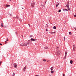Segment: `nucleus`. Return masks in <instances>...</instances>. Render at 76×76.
Here are the masks:
<instances>
[{
  "mask_svg": "<svg viewBox=\"0 0 76 76\" xmlns=\"http://www.w3.org/2000/svg\"><path fill=\"white\" fill-rule=\"evenodd\" d=\"M74 29H75V30H76V27H75Z\"/></svg>",
  "mask_w": 76,
  "mask_h": 76,
  "instance_id": "34",
  "label": "nucleus"
},
{
  "mask_svg": "<svg viewBox=\"0 0 76 76\" xmlns=\"http://www.w3.org/2000/svg\"><path fill=\"white\" fill-rule=\"evenodd\" d=\"M10 16H12V14H10Z\"/></svg>",
  "mask_w": 76,
  "mask_h": 76,
  "instance_id": "36",
  "label": "nucleus"
},
{
  "mask_svg": "<svg viewBox=\"0 0 76 76\" xmlns=\"http://www.w3.org/2000/svg\"><path fill=\"white\" fill-rule=\"evenodd\" d=\"M60 53H61L60 51H58L56 53V54H57L58 55V56H59L60 55Z\"/></svg>",
  "mask_w": 76,
  "mask_h": 76,
  "instance_id": "5",
  "label": "nucleus"
},
{
  "mask_svg": "<svg viewBox=\"0 0 76 76\" xmlns=\"http://www.w3.org/2000/svg\"><path fill=\"white\" fill-rule=\"evenodd\" d=\"M10 5H5V7H10Z\"/></svg>",
  "mask_w": 76,
  "mask_h": 76,
  "instance_id": "8",
  "label": "nucleus"
},
{
  "mask_svg": "<svg viewBox=\"0 0 76 76\" xmlns=\"http://www.w3.org/2000/svg\"><path fill=\"white\" fill-rule=\"evenodd\" d=\"M15 18L19 19V17L18 16H16V17Z\"/></svg>",
  "mask_w": 76,
  "mask_h": 76,
  "instance_id": "13",
  "label": "nucleus"
},
{
  "mask_svg": "<svg viewBox=\"0 0 76 76\" xmlns=\"http://www.w3.org/2000/svg\"><path fill=\"white\" fill-rule=\"evenodd\" d=\"M69 35H72V32H69Z\"/></svg>",
  "mask_w": 76,
  "mask_h": 76,
  "instance_id": "21",
  "label": "nucleus"
},
{
  "mask_svg": "<svg viewBox=\"0 0 76 76\" xmlns=\"http://www.w3.org/2000/svg\"><path fill=\"white\" fill-rule=\"evenodd\" d=\"M51 34H54V33H55V32H50Z\"/></svg>",
  "mask_w": 76,
  "mask_h": 76,
  "instance_id": "23",
  "label": "nucleus"
},
{
  "mask_svg": "<svg viewBox=\"0 0 76 76\" xmlns=\"http://www.w3.org/2000/svg\"><path fill=\"white\" fill-rule=\"evenodd\" d=\"M43 61H44V62H46V61H47V60H45V59H44L43 60Z\"/></svg>",
  "mask_w": 76,
  "mask_h": 76,
  "instance_id": "14",
  "label": "nucleus"
},
{
  "mask_svg": "<svg viewBox=\"0 0 76 76\" xmlns=\"http://www.w3.org/2000/svg\"><path fill=\"white\" fill-rule=\"evenodd\" d=\"M50 72H51V73H54V71H51Z\"/></svg>",
  "mask_w": 76,
  "mask_h": 76,
  "instance_id": "22",
  "label": "nucleus"
},
{
  "mask_svg": "<svg viewBox=\"0 0 76 76\" xmlns=\"http://www.w3.org/2000/svg\"><path fill=\"white\" fill-rule=\"evenodd\" d=\"M36 76H39V75H36Z\"/></svg>",
  "mask_w": 76,
  "mask_h": 76,
  "instance_id": "39",
  "label": "nucleus"
},
{
  "mask_svg": "<svg viewBox=\"0 0 76 76\" xmlns=\"http://www.w3.org/2000/svg\"><path fill=\"white\" fill-rule=\"evenodd\" d=\"M67 52H66L65 53V56L64 58V59H66V56H67Z\"/></svg>",
  "mask_w": 76,
  "mask_h": 76,
  "instance_id": "4",
  "label": "nucleus"
},
{
  "mask_svg": "<svg viewBox=\"0 0 76 76\" xmlns=\"http://www.w3.org/2000/svg\"><path fill=\"white\" fill-rule=\"evenodd\" d=\"M33 37V35H31L30 36V38H31V37Z\"/></svg>",
  "mask_w": 76,
  "mask_h": 76,
  "instance_id": "24",
  "label": "nucleus"
},
{
  "mask_svg": "<svg viewBox=\"0 0 76 76\" xmlns=\"http://www.w3.org/2000/svg\"><path fill=\"white\" fill-rule=\"evenodd\" d=\"M42 6H43V7H44V5H42Z\"/></svg>",
  "mask_w": 76,
  "mask_h": 76,
  "instance_id": "41",
  "label": "nucleus"
},
{
  "mask_svg": "<svg viewBox=\"0 0 76 76\" xmlns=\"http://www.w3.org/2000/svg\"><path fill=\"white\" fill-rule=\"evenodd\" d=\"M22 37H23V36H22Z\"/></svg>",
  "mask_w": 76,
  "mask_h": 76,
  "instance_id": "49",
  "label": "nucleus"
},
{
  "mask_svg": "<svg viewBox=\"0 0 76 76\" xmlns=\"http://www.w3.org/2000/svg\"><path fill=\"white\" fill-rule=\"evenodd\" d=\"M59 3H58V4H56V7H58V5H59Z\"/></svg>",
  "mask_w": 76,
  "mask_h": 76,
  "instance_id": "10",
  "label": "nucleus"
},
{
  "mask_svg": "<svg viewBox=\"0 0 76 76\" xmlns=\"http://www.w3.org/2000/svg\"><path fill=\"white\" fill-rule=\"evenodd\" d=\"M29 45V43H25L24 44V46H26V45Z\"/></svg>",
  "mask_w": 76,
  "mask_h": 76,
  "instance_id": "6",
  "label": "nucleus"
},
{
  "mask_svg": "<svg viewBox=\"0 0 76 76\" xmlns=\"http://www.w3.org/2000/svg\"><path fill=\"white\" fill-rule=\"evenodd\" d=\"M53 67H51L50 68V69L52 71L53 70Z\"/></svg>",
  "mask_w": 76,
  "mask_h": 76,
  "instance_id": "17",
  "label": "nucleus"
},
{
  "mask_svg": "<svg viewBox=\"0 0 76 76\" xmlns=\"http://www.w3.org/2000/svg\"><path fill=\"white\" fill-rule=\"evenodd\" d=\"M7 39V40H6V41H5V44H6V43H7V42H7V41H8V38Z\"/></svg>",
  "mask_w": 76,
  "mask_h": 76,
  "instance_id": "15",
  "label": "nucleus"
},
{
  "mask_svg": "<svg viewBox=\"0 0 76 76\" xmlns=\"http://www.w3.org/2000/svg\"><path fill=\"white\" fill-rule=\"evenodd\" d=\"M34 41H37V39H34Z\"/></svg>",
  "mask_w": 76,
  "mask_h": 76,
  "instance_id": "26",
  "label": "nucleus"
},
{
  "mask_svg": "<svg viewBox=\"0 0 76 76\" xmlns=\"http://www.w3.org/2000/svg\"><path fill=\"white\" fill-rule=\"evenodd\" d=\"M35 6V3L34 1H32L31 4V7H34Z\"/></svg>",
  "mask_w": 76,
  "mask_h": 76,
  "instance_id": "1",
  "label": "nucleus"
},
{
  "mask_svg": "<svg viewBox=\"0 0 76 76\" xmlns=\"http://www.w3.org/2000/svg\"><path fill=\"white\" fill-rule=\"evenodd\" d=\"M10 1H12V0H9Z\"/></svg>",
  "mask_w": 76,
  "mask_h": 76,
  "instance_id": "43",
  "label": "nucleus"
},
{
  "mask_svg": "<svg viewBox=\"0 0 76 76\" xmlns=\"http://www.w3.org/2000/svg\"><path fill=\"white\" fill-rule=\"evenodd\" d=\"M57 48V49H59V48Z\"/></svg>",
  "mask_w": 76,
  "mask_h": 76,
  "instance_id": "40",
  "label": "nucleus"
},
{
  "mask_svg": "<svg viewBox=\"0 0 76 76\" xmlns=\"http://www.w3.org/2000/svg\"><path fill=\"white\" fill-rule=\"evenodd\" d=\"M74 17H75L76 18V15H74Z\"/></svg>",
  "mask_w": 76,
  "mask_h": 76,
  "instance_id": "31",
  "label": "nucleus"
},
{
  "mask_svg": "<svg viewBox=\"0 0 76 76\" xmlns=\"http://www.w3.org/2000/svg\"><path fill=\"white\" fill-rule=\"evenodd\" d=\"M64 39H65V37L64 38Z\"/></svg>",
  "mask_w": 76,
  "mask_h": 76,
  "instance_id": "50",
  "label": "nucleus"
},
{
  "mask_svg": "<svg viewBox=\"0 0 76 76\" xmlns=\"http://www.w3.org/2000/svg\"><path fill=\"white\" fill-rule=\"evenodd\" d=\"M75 50H76V46H75V45H73V47L72 51H75Z\"/></svg>",
  "mask_w": 76,
  "mask_h": 76,
  "instance_id": "2",
  "label": "nucleus"
},
{
  "mask_svg": "<svg viewBox=\"0 0 76 76\" xmlns=\"http://www.w3.org/2000/svg\"><path fill=\"white\" fill-rule=\"evenodd\" d=\"M63 76H65V75H64V74H63Z\"/></svg>",
  "mask_w": 76,
  "mask_h": 76,
  "instance_id": "33",
  "label": "nucleus"
},
{
  "mask_svg": "<svg viewBox=\"0 0 76 76\" xmlns=\"http://www.w3.org/2000/svg\"><path fill=\"white\" fill-rule=\"evenodd\" d=\"M63 10H66L67 11V9H64Z\"/></svg>",
  "mask_w": 76,
  "mask_h": 76,
  "instance_id": "20",
  "label": "nucleus"
},
{
  "mask_svg": "<svg viewBox=\"0 0 76 76\" xmlns=\"http://www.w3.org/2000/svg\"><path fill=\"white\" fill-rule=\"evenodd\" d=\"M20 45H21V46H24V44H23V43H21L20 44Z\"/></svg>",
  "mask_w": 76,
  "mask_h": 76,
  "instance_id": "12",
  "label": "nucleus"
},
{
  "mask_svg": "<svg viewBox=\"0 0 76 76\" xmlns=\"http://www.w3.org/2000/svg\"><path fill=\"white\" fill-rule=\"evenodd\" d=\"M70 63L71 64H73V61L72 60H71L70 61Z\"/></svg>",
  "mask_w": 76,
  "mask_h": 76,
  "instance_id": "11",
  "label": "nucleus"
},
{
  "mask_svg": "<svg viewBox=\"0 0 76 76\" xmlns=\"http://www.w3.org/2000/svg\"><path fill=\"white\" fill-rule=\"evenodd\" d=\"M31 41H34V39L33 38L31 39Z\"/></svg>",
  "mask_w": 76,
  "mask_h": 76,
  "instance_id": "16",
  "label": "nucleus"
},
{
  "mask_svg": "<svg viewBox=\"0 0 76 76\" xmlns=\"http://www.w3.org/2000/svg\"><path fill=\"white\" fill-rule=\"evenodd\" d=\"M47 27H48V26H46Z\"/></svg>",
  "mask_w": 76,
  "mask_h": 76,
  "instance_id": "44",
  "label": "nucleus"
},
{
  "mask_svg": "<svg viewBox=\"0 0 76 76\" xmlns=\"http://www.w3.org/2000/svg\"><path fill=\"white\" fill-rule=\"evenodd\" d=\"M48 28H46V31H48Z\"/></svg>",
  "mask_w": 76,
  "mask_h": 76,
  "instance_id": "25",
  "label": "nucleus"
},
{
  "mask_svg": "<svg viewBox=\"0 0 76 76\" xmlns=\"http://www.w3.org/2000/svg\"><path fill=\"white\" fill-rule=\"evenodd\" d=\"M46 26H47V24H46Z\"/></svg>",
  "mask_w": 76,
  "mask_h": 76,
  "instance_id": "51",
  "label": "nucleus"
},
{
  "mask_svg": "<svg viewBox=\"0 0 76 76\" xmlns=\"http://www.w3.org/2000/svg\"><path fill=\"white\" fill-rule=\"evenodd\" d=\"M2 62H0V65H1V64Z\"/></svg>",
  "mask_w": 76,
  "mask_h": 76,
  "instance_id": "32",
  "label": "nucleus"
},
{
  "mask_svg": "<svg viewBox=\"0 0 76 76\" xmlns=\"http://www.w3.org/2000/svg\"><path fill=\"white\" fill-rule=\"evenodd\" d=\"M26 67H27V66H26L25 67L23 68V70H24V71H25V70H26Z\"/></svg>",
  "mask_w": 76,
  "mask_h": 76,
  "instance_id": "9",
  "label": "nucleus"
},
{
  "mask_svg": "<svg viewBox=\"0 0 76 76\" xmlns=\"http://www.w3.org/2000/svg\"><path fill=\"white\" fill-rule=\"evenodd\" d=\"M45 3H46V2H45Z\"/></svg>",
  "mask_w": 76,
  "mask_h": 76,
  "instance_id": "35",
  "label": "nucleus"
},
{
  "mask_svg": "<svg viewBox=\"0 0 76 76\" xmlns=\"http://www.w3.org/2000/svg\"><path fill=\"white\" fill-rule=\"evenodd\" d=\"M53 29H56V27L54 26L53 27Z\"/></svg>",
  "mask_w": 76,
  "mask_h": 76,
  "instance_id": "18",
  "label": "nucleus"
},
{
  "mask_svg": "<svg viewBox=\"0 0 76 76\" xmlns=\"http://www.w3.org/2000/svg\"><path fill=\"white\" fill-rule=\"evenodd\" d=\"M13 75L14 76V75H15V73H13Z\"/></svg>",
  "mask_w": 76,
  "mask_h": 76,
  "instance_id": "30",
  "label": "nucleus"
},
{
  "mask_svg": "<svg viewBox=\"0 0 76 76\" xmlns=\"http://www.w3.org/2000/svg\"><path fill=\"white\" fill-rule=\"evenodd\" d=\"M12 76H15V75H13Z\"/></svg>",
  "mask_w": 76,
  "mask_h": 76,
  "instance_id": "46",
  "label": "nucleus"
},
{
  "mask_svg": "<svg viewBox=\"0 0 76 76\" xmlns=\"http://www.w3.org/2000/svg\"><path fill=\"white\" fill-rule=\"evenodd\" d=\"M0 45H2V44H1V43H0Z\"/></svg>",
  "mask_w": 76,
  "mask_h": 76,
  "instance_id": "37",
  "label": "nucleus"
},
{
  "mask_svg": "<svg viewBox=\"0 0 76 76\" xmlns=\"http://www.w3.org/2000/svg\"><path fill=\"white\" fill-rule=\"evenodd\" d=\"M3 23H1V26L2 27H3Z\"/></svg>",
  "mask_w": 76,
  "mask_h": 76,
  "instance_id": "19",
  "label": "nucleus"
},
{
  "mask_svg": "<svg viewBox=\"0 0 76 76\" xmlns=\"http://www.w3.org/2000/svg\"><path fill=\"white\" fill-rule=\"evenodd\" d=\"M45 48V49H47L48 48V47H47L46 48Z\"/></svg>",
  "mask_w": 76,
  "mask_h": 76,
  "instance_id": "27",
  "label": "nucleus"
},
{
  "mask_svg": "<svg viewBox=\"0 0 76 76\" xmlns=\"http://www.w3.org/2000/svg\"><path fill=\"white\" fill-rule=\"evenodd\" d=\"M30 41V40H28V41Z\"/></svg>",
  "mask_w": 76,
  "mask_h": 76,
  "instance_id": "45",
  "label": "nucleus"
},
{
  "mask_svg": "<svg viewBox=\"0 0 76 76\" xmlns=\"http://www.w3.org/2000/svg\"><path fill=\"white\" fill-rule=\"evenodd\" d=\"M14 66L15 68H17V64L16 63H14Z\"/></svg>",
  "mask_w": 76,
  "mask_h": 76,
  "instance_id": "7",
  "label": "nucleus"
},
{
  "mask_svg": "<svg viewBox=\"0 0 76 76\" xmlns=\"http://www.w3.org/2000/svg\"><path fill=\"white\" fill-rule=\"evenodd\" d=\"M66 7H68V9L69 11H70V9L69 6V2L67 3V5L66 6Z\"/></svg>",
  "mask_w": 76,
  "mask_h": 76,
  "instance_id": "3",
  "label": "nucleus"
},
{
  "mask_svg": "<svg viewBox=\"0 0 76 76\" xmlns=\"http://www.w3.org/2000/svg\"><path fill=\"white\" fill-rule=\"evenodd\" d=\"M41 6H42V5H42V3H41Z\"/></svg>",
  "mask_w": 76,
  "mask_h": 76,
  "instance_id": "38",
  "label": "nucleus"
},
{
  "mask_svg": "<svg viewBox=\"0 0 76 76\" xmlns=\"http://www.w3.org/2000/svg\"><path fill=\"white\" fill-rule=\"evenodd\" d=\"M35 76H36V75H35Z\"/></svg>",
  "mask_w": 76,
  "mask_h": 76,
  "instance_id": "52",
  "label": "nucleus"
},
{
  "mask_svg": "<svg viewBox=\"0 0 76 76\" xmlns=\"http://www.w3.org/2000/svg\"><path fill=\"white\" fill-rule=\"evenodd\" d=\"M49 76H51L52 75H49Z\"/></svg>",
  "mask_w": 76,
  "mask_h": 76,
  "instance_id": "42",
  "label": "nucleus"
},
{
  "mask_svg": "<svg viewBox=\"0 0 76 76\" xmlns=\"http://www.w3.org/2000/svg\"><path fill=\"white\" fill-rule=\"evenodd\" d=\"M28 25H29V27H30L31 26V25L29 23L28 24Z\"/></svg>",
  "mask_w": 76,
  "mask_h": 76,
  "instance_id": "28",
  "label": "nucleus"
},
{
  "mask_svg": "<svg viewBox=\"0 0 76 76\" xmlns=\"http://www.w3.org/2000/svg\"><path fill=\"white\" fill-rule=\"evenodd\" d=\"M58 12H61V10H59Z\"/></svg>",
  "mask_w": 76,
  "mask_h": 76,
  "instance_id": "29",
  "label": "nucleus"
},
{
  "mask_svg": "<svg viewBox=\"0 0 76 76\" xmlns=\"http://www.w3.org/2000/svg\"><path fill=\"white\" fill-rule=\"evenodd\" d=\"M46 2H47V1H46Z\"/></svg>",
  "mask_w": 76,
  "mask_h": 76,
  "instance_id": "48",
  "label": "nucleus"
},
{
  "mask_svg": "<svg viewBox=\"0 0 76 76\" xmlns=\"http://www.w3.org/2000/svg\"><path fill=\"white\" fill-rule=\"evenodd\" d=\"M48 62V61H47V62Z\"/></svg>",
  "mask_w": 76,
  "mask_h": 76,
  "instance_id": "47",
  "label": "nucleus"
}]
</instances>
